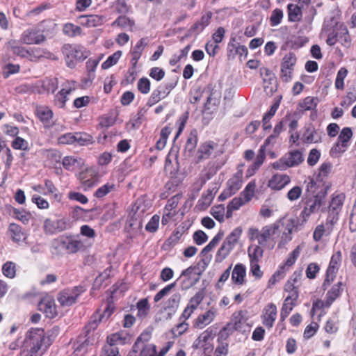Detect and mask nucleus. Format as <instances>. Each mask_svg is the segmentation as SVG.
<instances>
[{
    "label": "nucleus",
    "instance_id": "11",
    "mask_svg": "<svg viewBox=\"0 0 356 356\" xmlns=\"http://www.w3.org/2000/svg\"><path fill=\"white\" fill-rule=\"evenodd\" d=\"M277 309L274 303H268L262 311L261 316L263 325L268 329H270L276 320Z\"/></svg>",
    "mask_w": 356,
    "mask_h": 356
},
{
    "label": "nucleus",
    "instance_id": "43",
    "mask_svg": "<svg viewBox=\"0 0 356 356\" xmlns=\"http://www.w3.org/2000/svg\"><path fill=\"white\" fill-rule=\"evenodd\" d=\"M181 301V295L179 293H173L165 302V309H170L172 313H175L179 306Z\"/></svg>",
    "mask_w": 356,
    "mask_h": 356
},
{
    "label": "nucleus",
    "instance_id": "14",
    "mask_svg": "<svg viewBox=\"0 0 356 356\" xmlns=\"http://www.w3.org/2000/svg\"><path fill=\"white\" fill-rule=\"evenodd\" d=\"M39 310L49 318H53L57 315L56 306L54 299L51 298H43L38 305Z\"/></svg>",
    "mask_w": 356,
    "mask_h": 356
},
{
    "label": "nucleus",
    "instance_id": "54",
    "mask_svg": "<svg viewBox=\"0 0 356 356\" xmlns=\"http://www.w3.org/2000/svg\"><path fill=\"white\" fill-rule=\"evenodd\" d=\"M318 103V99L314 97H307L300 103V107L304 111L315 109Z\"/></svg>",
    "mask_w": 356,
    "mask_h": 356
},
{
    "label": "nucleus",
    "instance_id": "10",
    "mask_svg": "<svg viewBox=\"0 0 356 356\" xmlns=\"http://www.w3.org/2000/svg\"><path fill=\"white\" fill-rule=\"evenodd\" d=\"M46 39V35L40 33L38 28L25 30L20 36L21 42L26 44H39Z\"/></svg>",
    "mask_w": 356,
    "mask_h": 356
},
{
    "label": "nucleus",
    "instance_id": "2",
    "mask_svg": "<svg viewBox=\"0 0 356 356\" xmlns=\"http://www.w3.org/2000/svg\"><path fill=\"white\" fill-rule=\"evenodd\" d=\"M279 229V222L265 225L261 229L251 227L248 230L249 237L250 240H257L259 245L265 246L268 242L275 241V236L280 234Z\"/></svg>",
    "mask_w": 356,
    "mask_h": 356
},
{
    "label": "nucleus",
    "instance_id": "25",
    "mask_svg": "<svg viewBox=\"0 0 356 356\" xmlns=\"http://www.w3.org/2000/svg\"><path fill=\"white\" fill-rule=\"evenodd\" d=\"M80 180L83 190L86 191L93 187L97 184V178L93 176V172L86 170L80 174Z\"/></svg>",
    "mask_w": 356,
    "mask_h": 356
},
{
    "label": "nucleus",
    "instance_id": "47",
    "mask_svg": "<svg viewBox=\"0 0 356 356\" xmlns=\"http://www.w3.org/2000/svg\"><path fill=\"white\" fill-rule=\"evenodd\" d=\"M213 143L211 142H207L204 144H202L199 149H198V159L202 160V159H208L210 155L212 154L213 151Z\"/></svg>",
    "mask_w": 356,
    "mask_h": 356
},
{
    "label": "nucleus",
    "instance_id": "35",
    "mask_svg": "<svg viewBox=\"0 0 356 356\" xmlns=\"http://www.w3.org/2000/svg\"><path fill=\"white\" fill-rule=\"evenodd\" d=\"M263 246L260 245H252L248 248V252L250 262H259L264 254Z\"/></svg>",
    "mask_w": 356,
    "mask_h": 356
},
{
    "label": "nucleus",
    "instance_id": "62",
    "mask_svg": "<svg viewBox=\"0 0 356 356\" xmlns=\"http://www.w3.org/2000/svg\"><path fill=\"white\" fill-rule=\"evenodd\" d=\"M42 88L48 92L54 93L58 88L56 78L47 79L42 82Z\"/></svg>",
    "mask_w": 356,
    "mask_h": 356
},
{
    "label": "nucleus",
    "instance_id": "15",
    "mask_svg": "<svg viewBox=\"0 0 356 356\" xmlns=\"http://www.w3.org/2000/svg\"><path fill=\"white\" fill-rule=\"evenodd\" d=\"M75 90L74 82H66L65 86L55 96V104L59 108H63L67 101V96L71 93L72 91Z\"/></svg>",
    "mask_w": 356,
    "mask_h": 356
},
{
    "label": "nucleus",
    "instance_id": "5",
    "mask_svg": "<svg viewBox=\"0 0 356 356\" xmlns=\"http://www.w3.org/2000/svg\"><path fill=\"white\" fill-rule=\"evenodd\" d=\"M330 188V185L327 184L324 187V191L322 194L316 193L314 198L309 200L306 202V205L300 213V218L302 220V223L306 222L309 216L318 211L322 206L324 199Z\"/></svg>",
    "mask_w": 356,
    "mask_h": 356
},
{
    "label": "nucleus",
    "instance_id": "29",
    "mask_svg": "<svg viewBox=\"0 0 356 356\" xmlns=\"http://www.w3.org/2000/svg\"><path fill=\"white\" fill-rule=\"evenodd\" d=\"M332 164L329 162L323 163L318 168V172L316 176L318 181L322 182V186L324 188L325 185L331 184L325 181L327 178L332 170Z\"/></svg>",
    "mask_w": 356,
    "mask_h": 356
},
{
    "label": "nucleus",
    "instance_id": "32",
    "mask_svg": "<svg viewBox=\"0 0 356 356\" xmlns=\"http://www.w3.org/2000/svg\"><path fill=\"white\" fill-rule=\"evenodd\" d=\"M212 17V13L207 12L205 15H202L200 20L195 22L191 28V31L200 33L202 32L209 24Z\"/></svg>",
    "mask_w": 356,
    "mask_h": 356
},
{
    "label": "nucleus",
    "instance_id": "56",
    "mask_svg": "<svg viewBox=\"0 0 356 356\" xmlns=\"http://www.w3.org/2000/svg\"><path fill=\"white\" fill-rule=\"evenodd\" d=\"M233 249L225 242L222 243L216 255V261H222L231 252Z\"/></svg>",
    "mask_w": 356,
    "mask_h": 356
},
{
    "label": "nucleus",
    "instance_id": "27",
    "mask_svg": "<svg viewBox=\"0 0 356 356\" xmlns=\"http://www.w3.org/2000/svg\"><path fill=\"white\" fill-rule=\"evenodd\" d=\"M322 134V131L316 130L314 127H309L303 134V140L306 143H316L321 142Z\"/></svg>",
    "mask_w": 356,
    "mask_h": 356
},
{
    "label": "nucleus",
    "instance_id": "49",
    "mask_svg": "<svg viewBox=\"0 0 356 356\" xmlns=\"http://www.w3.org/2000/svg\"><path fill=\"white\" fill-rule=\"evenodd\" d=\"M46 51L44 49L39 47L29 48L28 50L27 59L31 61L36 62L40 58L44 57Z\"/></svg>",
    "mask_w": 356,
    "mask_h": 356
},
{
    "label": "nucleus",
    "instance_id": "50",
    "mask_svg": "<svg viewBox=\"0 0 356 356\" xmlns=\"http://www.w3.org/2000/svg\"><path fill=\"white\" fill-rule=\"evenodd\" d=\"M297 58L295 54L289 52L284 55L281 63V67L286 69L294 70V66L296 63Z\"/></svg>",
    "mask_w": 356,
    "mask_h": 356
},
{
    "label": "nucleus",
    "instance_id": "7",
    "mask_svg": "<svg viewBox=\"0 0 356 356\" xmlns=\"http://www.w3.org/2000/svg\"><path fill=\"white\" fill-rule=\"evenodd\" d=\"M86 291L82 286L66 289L58 294V301L63 307H69L74 304L78 297Z\"/></svg>",
    "mask_w": 356,
    "mask_h": 356
},
{
    "label": "nucleus",
    "instance_id": "39",
    "mask_svg": "<svg viewBox=\"0 0 356 356\" xmlns=\"http://www.w3.org/2000/svg\"><path fill=\"white\" fill-rule=\"evenodd\" d=\"M289 21L296 22H300L302 17V9L298 6L290 3L287 6Z\"/></svg>",
    "mask_w": 356,
    "mask_h": 356
},
{
    "label": "nucleus",
    "instance_id": "8",
    "mask_svg": "<svg viewBox=\"0 0 356 356\" xmlns=\"http://www.w3.org/2000/svg\"><path fill=\"white\" fill-rule=\"evenodd\" d=\"M201 272H198L197 267L190 266L181 272L179 277L181 287L183 290H187L196 284L200 279Z\"/></svg>",
    "mask_w": 356,
    "mask_h": 356
},
{
    "label": "nucleus",
    "instance_id": "22",
    "mask_svg": "<svg viewBox=\"0 0 356 356\" xmlns=\"http://www.w3.org/2000/svg\"><path fill=\"white\" fill-rule=\"evenodd\" d=\"M246 275V268L242 264H237L234 266L232 273V280L233 283L241 285L244 283Z\"/></svg>",
    "mask_w": 356,
    "mask_h": 356
},
{
    "label": "nucleus",
    "instance_id": "64",
    "mask_svg": "<svg viewBox=\"0 0 356 356\" xmlns=\"http://www.w3.org/2000/svg\"><path fill=\"white\" fill-rule=\"evenodd\" d=\"M197 143V136L195 132H191L188 136L185 145V151L191 153L194 151Z\"/></svg>",
    "mask_w": 356,
    "mask_h": 356
},
{
    "label": "nucleus",
    "instance_id": "20",
    "mask_svg": "<svg viewBox=\"0 0 356 356\" xmlns=\"http://www.w3.org/2000/svg\"><path fill=\"white\" fill-rule=\"evenodd\" d=\"M243 170L238 169L237 172L227 181V188L234 195L242 186Z\"/></svg>",
    "mask_w": 356,
    "mask_h": 356
},
{
    "label": "nucleus",
    "instance_id": "57",
    "mask_svg": "<svg viewBox=\"0 0 356 356\" xmlns=\"http://www.w3.org/2000/svg\"><path fill=\"white\" fill-rule=\"evenodd\" d=\"M265 159L266 152L264 151L263 149H259L254 162L252 165L251 168L248 170V171H250V170H252V172L250 173V175H252L256 170H257L260 168V166L264 162Z\"/></svg>",
    "mask_w": 356,
    "mask_h": 356
},
{
    "label": "nucleus",
    "instance_id": "48",
    "mask_svg": "<svg viewBox=\"0 0 356 356\" xmlns=\"http://www.w3.org/2000/svg\"><path fill=\"white\" fill-rule=\"evenodd\" d=\"M151 339V333L148 331L143 332L140 336L138 337L136 341L135 342L133 348L135 353H137L140 347L145 346V343L148 342Z\"/></svg>",
    "mask_w": 356,
    "mask_h": 356
},
{
    "label": "nucleus",
    "instance_id": "41",
    "mask_svg": "<svg viewBox=\"0 0 356 356\" xmlns=\"http://www.w3.org/2000/svg\"><path fill=\"white\" fill-rule=\"evenodd\" d=\"M213 88L211 85H207L204 88L203 92H207L209 96L207 97V99L206 103L204 104V109L205 110H211L213 106H216L219 103V99L213 97L214 92H213Z\"/></svg>",
    "mask_w": 356,
    "mask_h": 356
},
{
    "label": "nucleus",
    "instance_id": "42",
    "mask_svg": "<svg viewBox=\"0 0 356 356\" xmlns=\"http://www.w3.org/2000/svg\"><path fill=\"white\" fill-rule=\"evenodd\" d=\"M245 204V202L241 197H236L233 198L227 207L226 218H231L232 216L233 211L239 209L240 207Z\"/></svg>",
    "mask_w": 356,
    "mask_h": 356
},
{
    "label": "nucleus",
    "instance_id": "45",
    "mask_svg": "<svg viewBox=\"0 0 356 356\" xmlns=\"http://www.w3.org/2000/svg\"><path fill=\"white\" fill-rule=\"evenodd\" d=\"M94 143L93 137L86 132H76L75 133V143L84 146L92 144Z\"/></svg>",
    "mask_w": 356,
    "mask_h": 356
},
{
    "label": "nucleus",
    "instance_id": "63",
    "mask_svg": "<svg viewBox=\"0 0 356 356\" xmlns=\"http://www.w3.org/2000/svg\"><path fill=\"white\" fill-rule=\"evenodd\" d=\"M341 261V252L340 250L334 253L331 257L327 269L337 271Z\"/></svg>",
    "mask_w": 356,
    "mask_h": 356
},
{
    "label": "nucleus",
    "instance_id": "58",
    "mask_svg": "<svg viewBox=\"0 0 356 356\" xmlns=\"http://www.w3.org/2000/svg\"><path fill=\"white\" fill-rule=\"evenodd\" d=\"M223 234L221 232L218 233L213 239L202 250L201 255L207 254L211 250H212L222 239Z\"/></svg>",
    "mask_w": 356,
    "mask_h": 356
},
{
    "label": "nucleus",
    "instance_id": "30",
    "mask_svg": "<svg viewBox=\"0 0 356 356\" xmlns=\"http://www.w3.org/2000/svg\"><path fill=\"white\" fill-rule=\"evenodd\" d=\"M343 283L339 282L337 284L334 285L326 294L325 306L330 307L331 304L339 296L343 291Z\"/></svg>",
    "mask_w": 356,
    "mask_h": 356
},
{
    "label": "nucleus",
    "instance_id": "3",
    "mask_svg": "<svg viewBox=\"0 0 356 356\" xmlns=\"http://www.w3.org/2000/svg\"><path fill=\"white\" fill-rule=\"evenodd\" d=\"M52 247L55 250H65L70 254H74L79 251L84 250L86 245L84 241L79 238V236L70 237H60L54 239Z\"/></svg>",
    "mask_w": 356,
    "mask_h": 356
},
{
    "label": "nucleus",
    "instance_id": "1",
    "mask_svg": "<svg viewBox=\"0 0 356 356\" xmlns=\"http://www.w3.org/2000/svg\"><path fill=\"white\" fill-rule=\"evenodd\" d=\"M49 344L45 343V332L43 329L31 328L29 330L23 341L22 348L29 351L30 356L41 355Z\"/></svg>",
    "mask_w": 356,
    "mask_h": 356
},
{
    "label": "nucleus",
    "instance_id": "31",
    "mask_svg": "<svg viewBox=\"0 0 356 356\" xmlns=\"http://www.w3.org/2000/svg\"><path fill=\"white\" fill-rule=\"evenodd\" d=\"M65 51L67 57L71 56L79 60H83L87 57L84 53L83 48L80 46L72 47L67 45L65 47Z\"/></svg>",
    "mask_w": 356,
    "mask_h": 356
},
{
    "label": "nucleus",
    "instance_id": "26",
    "mask_svg": "<svg viewBox=\"0 0 356 356\" xmlns=\"http://www.w3.org/2000/svg\"><path fill=\"white\" fill-rule=\"evenodd\" d=\"M305 184V191L309 195H313L316 193L318 189L320 191L317 193L322 194L323 192V187L322 186V182L315 181L314 178L308 177L304 181Z\"/></svg>",
    "mask_w": 356,
    "mask_h": 356
},
{
    "label": "nucleus",
    "instance_id": "44",
    "mask_svg": "<svg viewBox=\"0 0 356 356\" xmlns=\"http://www.w3.org/2000/svg\"><path fill=\"white\" fill-rule=\"evenodd\" d=\"M242 234V229L241 227H236L226 237L224 242L230 246L232 249L235 247L238 243V239Z\"/></svg>",
    "mask_w": 356,
    "mask_h": 356
},
{
    "label": "nucleus",
    "instance_id": "9",
    "mask_svg": "<svg viewBox=\"0 0 356 356\" xmlns=\"http://www.w3.org/2000/svg\"><path fill=\"white\" fill-rule=\"evenodd\" d=\"M244 323L245 318L243 312L241 311L234 312L232 316L231 321L220 332L221 337H223L225 336L227 338L235 330H241Z\"/></svg>",
    "mask_w": 356,
    "mask_h": 356
},
{
    "label": "nucleus",
    "instance_id": "21",
    "mask_svg": "<svg viewBox=\"0 0 356 356\" xmlns=\"http://www.w3.org/2000/svg\"><path fill=\"white\" fill-rule=\"evenodd\" d=\"M260 75L265 83V88H268L270 86V91L276 88L277 79L274 73L267 67L260 68Z\"/></svg>",
    "mask_w": 356,
    "mask_h": 356
},
{
    "label": "nucleus",
    "instance_id": "51",
    "mask_svg": "<svg viewBox=\"0 0 356 356\" xmlns=\"http://www.w3.org/2000/svg\"><path fill=\"white\" fill-rule=\"evenodd\" d=\"M255 187L254 182H249L239 197H241L245 203L248 202L254 196Z\"/></svg>",
    "mask_w": 356,
    "mask_h": 356
},
{
    "label": "nucleus",
    "instance_id": "23",
    "mask_svg": "<svg viewBox=\"0 0 356 356\" xmlns=\"http://www.w3.org/2000/svg\"><path fill=\"white\" fill-rule=\"evenodd\" d=\"M8 232L11 239L16 243H19L26 238L25 233L21 226L15 223L10 224Z\"/></svg>",
    "mask_w": 356,
    "mask_h": 356
},
{
    "label": "nucleus",
    "instance_id": "18",
    "mask_svg": "<svg viewBox=\"0 0 356 356\" xmlns=\"http://www.w3.org/2000/svg\"><path fill=\"white\" fill-rule=\"evenodd\" d=\"M298 296L296 293H293L292 295H289L285 298L280 312V318L282 321H284L292 311L296 305Z\"/></svg>",
    "mask_w": 356,
    "mask_h": 356
},
{
    "label": "nucleus",
    "instance_id": "24",
    "mask_svg": "<svg viewBox=\"0 0 356 356\" xmlns=\"http://www.w3.org/2000/svg\"><path fill=\"white\" fill-rule=\"evenodd\" d=\"M338 42L344 46L350 44V38L347 27L343 24H337L334 27Z\"/></svg>",
    "mask_w": 356,
    "mask_h": 356
},
{
    "label": "nucleus",
    "instance_id": "19",
    "mask_svg": "<svg viewBox=\"0 0 356 356\" xmlns=\"http://www.w3.org/2000/svg\"><path fill=\"white\" fill-rule=\"evenodd\" d=\"M35 114L44 127H50L53 124V113L50 108L47 106H37Z\"/></svg>",
    "mask_w": 356,
    "mask_h": 356
},
{
    "label": "nucleus",
    "instance_id": "33",
    "mask_svg": "<svg viewBox=\"0 0 356 356\" xmlns=\"http://www.w3.org/2000/svg\"><path fill=\"white\" fill-rule=\"evenodd\" d=\"M56 24L52 19H46L41 22L38 26L37 28L39 30L40 33H45L46 35H53L56 29Z\"/></svg>",
    "mask_w": 356,
    "mask_h": 356
},
{
    "label": "nucleus",
    "instance_id": "12",
    "mask_svg": "<svg viewBox=\"0 0 356 356\" xmlns=\"http://www.w3.org/2000/svg\"><path fill=\"white\" fill-rule=\"evenodd\" d=\"M67 222L64 219L52 220L47 218L44 222V231L47 234H54L65 230Z\"/></svg>",
    "mask_w": 356,
    "mask_h": 356
},
{
    "label": "nucleus",
    "instance_id": "36",
    "mask_svg": "<svg viewBox=\"0 0 356 356\" xmlns=\"http://www.w3.org/2000/svg\"><path fill=\"white\" fill-rule=\"evenodd\" d=\"M345 200V195L343 193L334 194L330 204L329 212H337L339 215V211Z\"/></svg>",
    "mask_w": 356,
    "mask_h": 356
},
{
    "label": "nucleus",
    "instance_id": "13",
    "mask_svg": "<svg viewBox=\"0 0 356 356\" xmlns=\"http://www.w3.org/2000/svg\"><path fill=\"white\" fill-rule=\"evenodd\" d=\"M291 182V177L286 174L277 173L272 176L268 186L272 190L280 191Z\"/></svg>",
    "mask_w": 356,
    "mask_h": 356
},
{
    "label": "nucleus",
    "instance_id": "46",
    "mask_svg": "<svg viewBox=\"0 0 356 356\" xmlns=\"http://www.w3.org/2000/svg\"><path fill=\"white\" fill-rule=\"evenodd\" d=\"M63 33L68 37H75L82 34V29L80 26H76L72 23H66L63 26Z\"/></svg>",
    "mask_w": 356,
    "mask_h": 356
},
{
    "label": "nucleus",
    "instance_id": "6",
    "mask_svg": "<svg viewBox=\"0 0 356 356\" xmlns=\"http://www.w3.org/2000/svg\"><path fill=\"white\" fill-rule=\"evenodd\" d=\"M114 309L115 307L113 302L109 301L106 303L104 312L102 314L99 315L98 320L97 319L96 315L92 316V320L86 327V337L87 339L85 340L84 343H87V345L89 343H92V342L90 341L89 340L91 331H94L97 327L99 322L102 321V320H107L113 313Z\"/></svg>",
    "mask_w": 356,
    "mask_h": 356
},
{
    "label": "nucleus",
    "instance_id": "53",
    "mask_svg": "<svg viewBox=\"0 0 356 356\" xmlns=\"http://www.w3.org/2000/svg\"><path fill=\"white\" fill-rule=\"evenodd\" d=\"M2 273L8 278L13 279L16 275V265L13 261H7L2 266Z\"/></svg>",
    "mask_w": 356,
    "mask_h": 356
},
{
    "label": "nucleus",
    "instance_id": "55",
    "mask_svg": "<svg viewBox=\"0 0 356 356\" xmlns=\"http://www.w3.org/2000/svg\"><path fill=\"white\" fill-rule=\"evenodd\" d=\"M122 54V52L121 51H117L112 55L109 56L107 59L102 64V69L106 70L115 65L120 58Z\"/></svg>",
    "mask_w": 356,
    "mask_h": 356
},
{
    "label": "nucleus",
    "instance_id": "34",
    "mask_svg": "<svg viewBox=\"0 0 356 356\" xmlns=\"http://www.w3.org/2000/svg\"><path fill=\"white\" fill-rule=\"evenodd\" d=\"M146 45L147 42L145 38H141L135 45L134 49L131 51L132 58L131 60L134 67L136 65L138 60L140 58L143 51Z\"/></svg>",
    "mask_w": 356,
    "mask_h": 356
},
{
    "label": "nucleus",
    "instance_id": "28",
    "mask_svg": "<svg viewBox=\"0 0 356 356\" xmlns=\"http://www.w3.org/2000/svg\"><path fill=\"white\" fill-rule=\"evenodd\" d=\"M216 193V190L215 188H213L212 189L209 188L207 190V191L202 195V197L198 200V207L201 209H207L211 204Z\"/></svg>",
    "mask_w": 356,
    "mask_h": 356
},
{
    "label": "nucleus",
    "instance_id": "61",
    "mask_svg": "<svg viewBox=\"0 0 356 356\" xmlns=\"http://www.w3.org/2000/svg\"><path fill=\"white\" fill-rule=\"evenodd\" d=\"M115 190V185L113 184L106 183L102 186L99 187L95 193V196L97 198H102L108 194L110 192Z\"/></svg>",
    "mask_w": 356,
    "mask_h": 356
},
{
    "label": "nucleus",
    "instance_id": "60",
    "mask_svg": "<svg viewBox=\"0 0 356 356\" xmlns=\"http://www.w3.org/2000/svg\"><path fill=\"white\" fill-rule=\"evenodd\" d=\"M211 213L218 221L220 222H223L225 214V208L222 204L214 206L211 209Z\"/></svg>",
    "mask_w": 356,
    "mask_h": 356
},
{
    "label": "nucleus",
    "instance_id": "38",
    "mask_svg": "<svg viewBox=\"0 0 356 356\" xmlns=\"http://www.w3.org/2000/svg\"><path fill=\"white\" fill-rule=\"evenodd\" d=\"M134 21L126 16L118 17L113 23V26H119L123 29L132 31L134 27Z\"/></svg>",
    "mask_w": 356,
    "mask_h": 356
},
{
    "label": "nucleus",
    "instance_id": "40",
    "mask_svg": "<svg viewBox=\"0 0 356 356\" xmlns=\"http://www.w3.org/2000/svg\"><path fill=\"white\" fill-rule=\"evenodd\" d=\"M211 331L209 329L204 331L202 335L199 337V341L197 343L194 344L196 348H203L204 353H209L213 350V347L209 343H207V341L210 338Z\"/></svg>",
    "mask_w": 356,
    "mask_h": 356
},
{
    "label": "nucleus",
    "instance_id": "4",
    "mask_svg": "<svg viewBox=\"0 0 356 356\" xmlns=\"http://www.w3.org/2000/svg\"><path fill=\"white\" fill-rule=\"evenodd\" d=\"M304 161V157L301 151L298 149L289 151L273 163L271 166L276 170L284 171L288 168L298 166Z\"/></svg>",
    "mask_w": 356,
    "mask_h": 356
},
{
    "label": "nucleus",
    "instance_id": "59",
    "mask_svg": "<svg viewBox=\"0 0 356 356\" xmlns=\"http://www.w3.org/2000/svg\"><path fill=\"white\" fill-rule=\"evenodd\" d=\"M300 252V248L299 247H297L295 250L292 251V252L290 253L284 265L282 266L280 269L284 272L285 271L286 268L288 270L289 267H291L295 264L297 258L299 257Z\"/></svg>",
    "mask_w": 356,
    "mask_h": 356
},
{
    "label": "nucleus",
    "instance_id": "17",
    "mask_svg": "<svg viewBox=\"0 0 356 356\" xmlns=\"http://www.w3.org/2000/svg\"><path fill=\"white\" fill-rule=\"evenodd\" d=\"M216 313V309L212 307L204 314L199 315L195 319L194 326L199 329H203L214 320Z\"/></svg>",
    "mask_w": 356,
    "mask_h": 356
},
{
    "label": "nucleus",
    "instance_id": "37",
    "mask_svg": "<svg viewBox=\"0 0 356 356\" xmlns=\"http://www.w3.org/2000/svg\"><path fill=\"white\" fill-rule=\"evenodd\" d=\"M165 90L163 89V87L161 85L152 92L149 98L148 99L147 104L149 106H152L153 105L158 103L161 99H164L168 96L165 93Z\"/></svg>",
    "mask_w": 356,
    "mask_h": 356
},
{
    "label": "nucleus",
    "instance_id": "16",
    "mask_svg": "<svg viewBox=\"0 0 356 356\" xmlns=\"http://www.w3.org/2000/svg\"><path fill=\"white\" fill-rule=\"evenodd\" d=\"M78 20L81 26L92 28L103 24L104 17L99 15H81L78 17Z\"/></svg>",
    "mask_w": 356,
    "mask_h": 356
},
{
    "label": "nucleus",
    "instance_id": "52",
    "mask_svg": "<svg viewBox=\"0 0 356 356\" xmlns=\"http://www.w3.org/2000/svg\"><path fill=\"white\" fill-rule=\"evenodd\" d=\"M338 220L339 215L337 212H329L325 225L327 229V236H329L332 232L334 225L337 222Z\"/></svg>",
    "mask_w": 356,
    "mask_h": 356
}]
</instances>
